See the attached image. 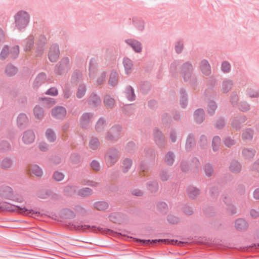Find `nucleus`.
I'll return each instance as SVG.
<instances>
[{
	"mask_svg": "<svg viewBox=\"0 0 259 259\" xmlns=\"http://www.w3.org/2000/svg\"><path fill=\"white\" fill-rule=\"evenodd\" d=\"M0 209L8 211H17L20 214L32 217L34 215L39 213L37 211H35L32 209H28L25 207H20L6 202H0Z\"/></svg>",
	"mask_w": 259,
	"mask_h": 259,
	"instance_id": "obj_1",
	"label": "nucleus"
},
{
	"mask_svg": "<svg viewBox=\"0 0 259 259\" xmlns=\"http://www.w3.org/2000/svg\"><path fill=\"white\" fill-rule=\"evenodd\" d=\"M29 21L28 14L23 11L18 12L15 16V23L16 27L21 29L25 28L28 25Z\"/></svg>",
	"mask_w": 259,
	"mask_h": 259,
	"instance_id": "obj_2",
	"label": "nucleus"
},
{
	"mask_svg": "<svg viewBox=\"0 0 259 259\" xmlns=\"http://www.w3.org/2000/svg\"><path fill=\"white\" fill-rule=\"evenodd\" d=\"M118 152L115 149L109 150L107 153L105 159L109 166L113 165L118 159Z\"/></svg>",
	"mask_w": 259,
	"mask_h": 259,
	"instance_id": "obj_3",
	"label": "nucleus"
},
{
	"mask_svg": "<svg viewBox=\"0 0 259 259\" xmlns=\"http://www.w3.org/2000/svg\"><path fill=\"white\" fill-rule=\"evenodd\" d=\"M52 114L57 119H62L66 115V110L63 107H57L52 110Z\"/></svg>",
	"mask_w": 259,
	"mask_h": 259,
	"instance_id": "obj_4",
	"label": "nucleus"
},
{
	"mask_svg": "<svg viewBox=\"0 0 259 259\" xmlns=\"http://www.w3.org/2000/svg\"><path fill=\"white\" fill-rule=\"evenodd\" d=\"M59 48L56 45L52 46L50 50L49 53V58L51 61L55 62L59 58Z\"/></svg>",
	"mask_w": 259,
	"mask_h": 259,
	"instance_id": "obj_5",
	"label": "nucleus"
},
{
	"mask_svg": "<svg viewBox=\"0 0 259 259\" xmlns=\"http://www.w3.org/2000/svg\"><path fill=\"white\" fill-rule=\"evenodd\" d=\"M35 140V135L31 131L25 132L22 137V141L25 144H30L34 142Z\"/></svg>",
	"mask_w": 259,
	"mask_h": 259,
	"instance_id": "obj_6",
	"label": "nucleus"
},
{
	"mask_svg": "<svg viewBox=\"0 0 259 259\" xmlns=\"http://www.w3.org/2000/svg\"><path fill=\"white\" fill-rule=\"evenodd\" d=\"M126 42L130 45L135 52L139 53L141 51L142 47L141 43L137 40L128 39L126 40Z\"/></svg>",
	"mask_w": 259,
	"mask_h": 259,
	"instance_id": "obj_7",
	"label": "nucleus"
},
{
	"mask_svg": "<svg viewBox=\"0 0 259 259\" xmlns=\"http://www.w3.org/2000/svg\"><path fill=\"white\" fill-rule=\"evenodd\" d=\"M30 174L33 175L37 177H40L42 175V169L37 165H31L29 169Z\"/></svg>",
	"mask_w": 259,
	"mask_h": 259,
	"instance_id": "obj_8",
	"label": "nucleus"
},
{
	"mask_svg": "<svg viewBox=\"0 0 259 259\" xmlns=\"http://www.w3.org/2000/svg\"><path fill=\"white\" fill-rule=\"evenodd\" d=\"M94 208L99 211H104L107 209L109 205L105 201H98L94 203Z\"/></svg>",
	"mask_w": 259,
	"mask_h": 259,
	"instance_id": "obj_9",
	"label": "nucleus"
},
{
	"mask_svg": "<svg viewBox=\"0 0 259 259\" xmlns=\"http://www.w3.org/2000/svg\"><path fill=\"white\" fill-rule=\"evenodd\" d=\"M125 72L127 74L131 73L133 67L132 61L128 58H124L123 61Z\"/></svg>",
	"mask_w": 259,
	"mask_h": 259,
	"instance_id": "obj_10",
	"label": "nucleus"
},
{
	"mask_svg": "<svg viewBox=\"0 0 259 259\" xmlns=\"http://www.w3.org/2000/svg\"><path fill=\"white\" fill-rule=\"evenodd\" d=\"M201 68L204 74L208 75L210 74V67L207 61L203 60L201 62Z\"/></svg>",
	"mask_w": 259,
	"mask_h": 259,
	"instance_id": "obj_11",
	"label": "nucleus"
},
{
	"mask_svg": "<svg viewBox=\"0 0 259 259\" xmlns=\"http://www.w3.org/2000/svg\"><path fill=\"white\" fill-rule=\"evenodd\" d=\"M235 226L236 229L239 230L245 229L247 227L246 223L243 219L237 220L235 222Z\"/></svg>",
	"mask_w": 259,
	"mask_h": 259,
	"instance_id": "obj_12",
	"label": "nucleus"
},
{
	"mask_svg": "<svg viewBox=\"0 0 259 259\" xmlns=\"http://www.w3.org/2000/svg\"><path fill=\"white\" fill-rule=\"evenodd\" d=\"M104 104L107 108H112L115 104V100L109 96H106L104 98Z\"/></svg>",
	"mask_w": 259,
	"mask_h": 259,
	"instance_id": "obj_13",
	"label": "nucleus"
},
{
	"mask_svg": "<svg viewBox=\"0 0 259 259\" xmlns=\"http://www.w3.org/2000/svg\"><path fill=\"white\" fill-rule=\"evenodd\" d=\"M28 121V119L25 114H20L17 118V123L19 126H22L25 125Z\"/></svg>",
	"mask_w": 259,
	"mask_h": 259,
	"instance_id": "obj_14",
	"label": "nucleus"
},
{
	"mask_svg": "<svg viewBox=\"0 0 259 259\" xmlns=\"http://www.w3.org/2000/svg\"><path fill=\"white\" fill-rule=\"evenodd\" d=\"M46 80V75L43 73L39 74L35 78L34 84L35 86H38L44 82Z\"/></svg>",
	"mask_w": 259,
	"mask_h": 259,
	"instance_id": "obj_15",
	"label": "nucleus"
},
{
	"mask_svg": "<svg viewBox=\"0 0 259 259\" xmlns=\"http://www.w3.org/2000/svg\"><path fill=\"white\" fill-rule=\"evenodd\" d=\"M242 154L244 158L248 160L252 158L254 155L253 151L247 149H244Z\"/></svg>",
	"mask_w": 259,
	"mask_h": 259,
	"instance_id": "obj_16",
	"label": "nucleus"
},
{
	"mask_svg": "<svg viewBox=\"0 0 259 259\" xmlns=\"http://www.w3.org/2000/svg\"><path fill=\"white\" fill-rule=\"evenodd\" d=\"M99 146V142L98 139L96 138H92L91 139L89 142L90 148L93 150L96 149Z\"/></svg>",
	"mask_w": 259,
	"mask_h": 259,
	"instance_id": "obj_17",
	"label": "nucleus"
},
{
	"mask_svg": "<svg viewBox=\"0 0 259 259\" xmlns=\"http://www.w3.org/2000/svg\"><path fill=\"white\" fill-rule=\"evenodd\" d=\"M39 101H44V105L48 108L51 107L55 104V101L51 98H39Z\"/></svg>",
	"mask_w": 259,
	"mask_h": 259,
	"instance_id": "obj_18",
	"label": "nucleus"
},
{
	"mask_svg": "<svg viewBox=\"0 0 259 259\" xmlns=\"http://www.w3.org/2000/svg\"><path fill=\"white\" fill-rule=\"evenodd\" d=\"M190 197L194 198L199 194V190L195 188H189L188 190Z\"/></svg>",
	"mask_w": 259,
	"mask_h": 259,
	"instance_id": "obj_19",
	"label": "nucleus"
},
{
	"mask_svg": "<svg viewBox=\"0 0 259 259\" xmlns=\"http://www.w3.org/2000/svg\"><path fill=\"white\" fill-rule=\"evenodd\" d=\"M34 114L36 118L40 119L44 116L43 110L40 107L35 106L34 109Z\"/></svg>",
	"mask_w": 259,
	"mask_h": 259,
	"instance_id": "obj_20",
	"label": "nucleus"
},
{
	"mask_svg": "<svg viewBox=\"0 0 259 259\" xmlns=\"http://www.w3.org/2000/svg\"><path fill=\"white\" fill-rule=\"evenodd\" d=\"M10 55L12 58H16L19 53V49L18 46H14L9 49Z\"/></svg>",
	"mask_w": 259,
	"mask_h": 259,
	"instance_id": "obj_21",
	"label": "nucleus"
},
{
	"mask_svg": "<svg viewBox=\"0 0 259 259\" xmlns=\"http://www.w3.org/2000/svg\"><path fill=\"white\" fill-rule=\"evenodd\" d=\"M86 89L84 85H80L79 86L77 93L76 96L78 98H82L85 94Z\"/></svg>",
	"mask_w": 259,
	"mask_h": 259,
	"instance_id": "obj_22",
	"label": "nucleus"
},
{
	"mask_svg": "<svg viewBox=\"0 0 259 259\" xmlns=\"http://www.w3.org/2000/svg\"><path fill=\"white\" fill-rule=\"evenodd\" d=\"M46 137L51 142H53L56 139L54 132L51 129H48L46 132Z\"/></svg>",
	"mask_w": 259,
	"mask_h": 259,
	"instance_id": "obj_23",
	"label": "nucleus"
},
{
	"mask_svg": "<svg viewBox=\"0 0 259 259\" xmlns=\"http://www.w3.org/2000/svg\"><path fill=\"white\" fill-rule=\"evenodd\" d=\"M240 164L236 161L232 162L230 166V170L234 172L239 171L240 170Z\"/></svg>",
	"mask_w": 259,
	"mask_h": 259,
	"instance_id": "obj_24",
	"label": "nucleus"
},
{
	"mask_svg": "<svg viewBox=\"0 0 259 259\" xmlns=\"http://www.w3.org/2000/svg\"><path fill=\"white\" fill-rule=\"evenodd\" d=\"M204 112L201 109H198L195 112V116L197 122H200L203 120Z\"/></svg>",
	"mask_w": 259,
	"mask_h": 259,
	"instance_id": "obj_25",
	"label": "nucleus"
},
{
	"mask_svg": "<svg viewBox=\"0 0 259 259\" xmlns=\"http://www.w3.org/2000/svg\"><path fill=\"white\" fill-rule=\"evenodd\" d=\"M232 83L231 81L227 80L225 81L223 83V92L224 93L228 92L231 88Z\"/></svg>",
	"mask_w": 259,
	"mask_h": 259,
	"instance_id": "obj_26",
	"label": "nucleus"
},
{
	"mask_svg": "<svg viewBox=\"0 0 259 259\" xmlns=\"http://www.w3.org/2000/svg\"><path fill=\"white\" fill-rule=\"evenodd\" d=\"M16 69L15 67L12 65L7 66L6 69V73L9 76H12L16 73Z\"/></svg>",
	"mask_w": 259,
	"mask_h": 259,
	"instance_id": "obj_27",
	"label": "nucleus"
},
{
	"mask_svg": "<svg viewBox=\"0 0 259 259\" xmlns=\"http://www.w3.org/2000/svg\"><path fill=\"white\" fill-rule=\"evenodd\" d=\"M153 243H156L157 242H162L165 244H178L179 245V243H178V241H175L174 240H169L168 239H159V240H153L152 241ZM181 243V242H180Z\"/></svg>",
	"mask_w": 259,
	"mask_h": 259,
	"instance_id": "obj_28",
	"label": "nucleus"
},
{
	"mask_svg": "<svg viewBox=\"0 0 259 259\" xmlns=\"http://www.w3.org/2000/svg\"><path fill=\"white\" fill-rule=\"evenodd\" d=\"M90 102L92 105L96 106L98 104L101 102V101L97 95H93L90 97Z\"/></svg>",
	"mask_w": 259,
	"mask_h": 259,
	"instance_id": "obj_29",
	"label": "nucleus"
},
{
	"mask_svg": "<svg viewBox=\"0 0 259 259\" xmlns=\"http://www.w3.org/2000/svg\"><path fill=\"white\" fill-rule=\"evenodd\" d=\"M132 165V161L129 159H125L123 162V168L124 172L128 170Z\"/></svg>",
	"mask_w": 259,
	"mask_h": 259,
	"instance_id": "obj_30",
	"label": "nucleus"
},
{
	"mask_svg": "<svg viewBox=\"0 0 259 259\" xmlns=\"http://www.w3.org/2000/svg\"><path fill=\"white\" fill-rule=\"evenodd\" d=\"M64 175L59 171H56L54 172L53 178L56 181H61L64 179Z\"/></svg>",
	"mask_w": 259,
	"mask_h": 259,
	"instance_id": "obj_31",
	"label": "nucleus"
},
{
	"mask_svg": "<svg viewBox=\"0 0 259 259\" xmlns=\"http://www.w3.org/2000/svg\"><path fill=\"white\" fill-rule=\"evenodd\" d=\"M91 117L92 115L90 113L84 114L80 119V122L82 125H83L89 122Z\"/></svg>",
	"mask_w": 259,
	"mask_h": 259,
	"instance_id": "obj_32",
	"label": "nucleus"
},
{
	"mask_svg": "<svg viewBox=\"0 0 259 259\" xmlns=\"http://www.w3.org/2000/svg\"><path fill=\"white\" fill-rule=\"evenodd\" d=\"M109 83L114 86L117 83V74L116 73H112L110 77Z\"/></svg>",
	"mask_w": 259,
	"mask_h": 259,
	"instance_id": "obj_33",
	"label": "nucleus"
},
{
	"mask_svg": "<svg viewBox=\"0 0 259 259\" xmlns=\"http://www.w3.org/2000/svg\"><path fill=\"white\" fill-rule=\"evenodd\" d=\"M174 160L173 154L168 152L165 156V161L168 165H171L173 163Z\"/></svg>",
	"mask_w": 259,
	"mask_h": 259,
	"instance_id": "obj_34",
	"label": "nucleus"
},
{
	"mask_svg": "<svg viewBox=\"0 0 259 259\" xmlns=\"http://www.w3.org/2000/svg\"><path fill=\"white\" fill-rule=\"evenodd\" d=\"M96 67V60L94 59L91 60L89 65V70L90 74L91 75L92 72H94L95 71Z\"/></svg>",
	"mask_w": 259,
	"mask_h": 259,
	"instance_id": "obj_35",
	"label": "nucleus"
},
{
	"mask_svg": "<svg viewBox=\"0 0 259 259\" xmlns=\"http://www.w3.org/2000/svg\"><path fill=\"white\" fill-rule=\"evenodd\" d=\"M9 54V49L8 47L6 46L3 49L1 52L0 55L1 58L3 59H4L8 56V54Z\"/></svg>",
	"mask_w": 259,
	"mask_h": 259,
	"instance_id": "obj_36",
	"label": "nucleus"
},
{
	"mask_svg": "<svg viewBox=\"0 0 259 259\" xmlns=\"http://www.w3.org/2000/svg\"><path fill=\"white\" fill-rule=\"evenodd\" d=\"M12 165V161L10 159H4L1 162V166L4 168H8Z\"/></svg>",
	"mask_w": 259,
	"mask_h": 259,
	"instance_id": "obj_37",
	"label": "nucleus"
},
{
	"mask_svg": "<svg viewBox=\"0 0 259 259\" xmlns=\"http://www.w3.org/2000/svg\"><path fill=\"white\" fill-rule=\"evenodd\" d=\"M167 220L169 223H171L172 224H177L179 221V219L178 218L172 214L169 215L168 216Z\"/></svg>",
	"mask_w": 259,
	"mask_h": 259,
	"instance_id": "obj_38",
	"label": "nucleus"
},
{
	"mask_svg": "<svg viewBox=\"0 0 259 259\" xmlns=\"http://www.w3.org/2000/svg\"><path fill=\"white\" fill-rule=\"evenodd\" d=\"M120 214L119 213H112L109 215L110 220L114 222H118L119 221V218Z\"/></svg>",
	"mask_w": 259,
	"mask_h": 259,
	"instance_id": "obj_39",
	"label": "nucleus"
},
{
	"mask_svg": "<svg viewBox=\"0 0 259 259\" xmlns=\"http://www.w3.org/2000/svg\"><path fill=\"white\" fill-rule=\"evenodd\" d=\"M92 193V190L89 188H84L80 191V194L82 196H88Z\"/></svg>",
	"mask_w": 259,
	"mask_h": 259,
	"instance_id": "obj_40",
	"label": "nucleus"
},
{
	"mask_svg": "<svg viewBox=\"0 0 259 259\" xmlns=\"http://www.w3.org/2000/svg\"><path fill=\"white\" fill-rule=\"evenodd\" d=\"M46 94L51 96H56L58 94V91L56 88H52L48 90Z\"/></svg>",
	"mask_w": 259,
	"mask_h": 259,
	"instance_id": "obj_41",
	"label": "nucleus"
},
{
	"mask_svg": "<svg viewBox=\"0 0 259 259\" xmlns=\"http://www.w3.org/2000/svg\"><path fill=\"white\" fill-rule=\"evenodd\" d=\"M222 67L224 72H228L230 69V65L228 62H224L222 63Z\"/></svg>",
	"mask_w": 259,
	"mask_h": 259,
	"instance_id": "obj_42",
	"label": "nucleus"
},
{
	"mask_svg": "<svg viewBox=\"0 0 259 259\" xmlns=\"http://www.w3.org/2000/svg\"><path fill=\"white\" fill-rule=\"evenodd\" d=\"M183 47V44L179 41L177 42V45H176V51L178 53H180L182 52V49Z\"/></svg>",
	"mask_w": 259,
	"mask_h": 259,
	"instance_id": "obj_43",
	"label": "nucleus"
},
{
	"mask_svg": "<svg viewBox=\"0 0 259 259\" xmlns=\"http://www.w3.org/2000/svg\"><path fill=\"white\" fill-rule=\"evenodd\" d=\"M215 108L216 107L215 104L213 102H211L209 105V107L208 109V112L210 113V114L213 113L215 109Z\"/></svg>",
	"mask_w": 259,
	"mask_h": 259,
	"instance_id": "obj_44",
	"label": "nucleus"
},
{
	"mask_svg": "<svg viewBox=\"0 0 259 259\" xmlns=\"http://www.w3.org/2000/svg\"><path fill=\"white\" fill-rule=\"evenodd\" d=\"M91 166L95 170H99L100 167L99 163L96 161H93L91 163Z\"/></svg>",
	"mask_w": 259,
	"mask_h": 259,
	"instance_id": "obj_45",
	"label": "nucleus"
},
{
	"mask_svg": "<svg viewBox=\"0 0 259 259\" xmlns=\"http://www.w3.org/2000/svg\"><path fill=\"white\" fill-rule=\"evenodd\" d=\"M220 143V138L218 137H215L213 139L212 145L213 148L215 147H218Z\"/></svg>",
	"mask_w": 259,
	"mask_h": 259,
	"instance_id": "obj_46",
	"label": "nucleus"
},
{
	"mask_svg": "<svg viewBox=\"0 0 259 259\" xmlns=\"http://www.w3.org/2000/svg\"><path fill=\"white\" fill-rule=\"evenodd\" d=\"M250 215L253 218H256L259 216V212L254 209H252L250 212Z\"/></svg>",
	"mask_w": 259,
	"mask_h": 259,
	"instance_id": "obj_47",
	"label": "nucleus"
},
{
	"mask_svg": "<svg viewBox=\"0 0 259 259\" xmlns=\"http://www.w3.org/2000/svg\"><path fill=\"white\" fill-rule=\"evenodd\" d=\"M149 189L151 191H156L157 190V184L154 183L151 185H149Z\"/></svg>",
	"mask_w": 259,
	"mask_h": 259,
	"instance_id": "obj_48",
	"label": "nucleus"
},
{
	"mask_svg": "<svg viewBox=\"0 0 259 259\" xmlns=\"http://www.w3.org/2000/svg\"><path fill=\"white\" fill-rule=\"evenodd\" d=\"M39 148L41 151H46L48 149V146L45 143H40L39 145Z\"/></svg>",
	"mask_w": 259,
	"mask_h": 259,
	"instance_id": "obj_49",
	"label": "nucleus"
},
{
	"mask_svg": "<svg viewBox=\"0 0 259 259\" xmlns=\"http://www.w3.org/2000/svg\"><path fill=\"white\" fill-rule=\"evenodd\" d=\"M5 40V34L3 30L0 28V44H2Z\"/></svg>",
	"mask_w": 259,
	"mask_h": 259,
	"instance_id": "obj_50",
	"label": "nucleus"
},
{
	"mask_svg": "<svg viewBox=\"0 0 259 259\" xmlns=\"http://www.w3.org/2000/svg\"><path fill=\"white\" fill-rule=\"evenodd\" d=\"M132 193L134 195L138 196H140L143 195V192L141 191L138 190H135L133 191Z\"/></svg>",
	"mask_w": 259,
	"mask_h": 259,
	"instance_id": "obj_51",
	"label": "nucleus"
},
{
	"mask_svg": "<svg viewBox=\"0 0 259 259\" xmlns=\"http://www.w3.org/2000/svg\"><path fill=\"white\" fill-rule=\"evenodd\" d=\"M253 197L256 199H259V188L256 189L253 192Z\"/></svg>",
	"mask_w": 259,
	"mask_h": 259,
	"instance_id": "obj_52",
	"label": "nucleus"
},
{
	"mask_svg": "<svg viewBox=\"0 0 259 259\" xmlns=\"http://www.w3.org/2000/svg\"><path fill=\"white\" fill-rule=\"evenodd\" d=\"M233 143H234L233 141L229 139H226L225 141V144L227 146H230L233 145Z\"/></svg>",
	"mask_w": 259,
	"mask_h": 259,
	"instance_id": "obj_53",
	"label": "nucleus"
},
{
	"mask_svg": "<svg viewBox=\"0 0 259 259\" xmlns=\"http://www.w3.org/2000/svg\"><path fill=\"white\" fill-rule=\"evenodd\" d=\"M193 142V140L192 139H190L187 140V142L186 143V148L187 149H190L191 147V144H192Z\"/></svg>",
	"mask_w": 259,
	"mask_h": 259,
	"instance_id": "obj_54",
	"label": "nucleus"
},
{
	"mask_svg": "<svg viewBox=\"0 0 259 259\" xmlns=\"http://www.w3.org/2000/svg\"><path fill=\"white\" fill-rule=\"evenodd\" d=\"M253 167L255 169L257 170L259 169V159L255 161V162L253 164Z\"/></svg>",
	"mask_w": 259,
	"mask_h": 259,
	"instance_id": "obj_55",
	"label": "nucleus"
},
{
	"mask_svg": "<svg viewBox=\"0 0 259 259\" xmlns=\"http://www.w3.org/2000/svg\"><path fill=\"white\" fill-rule=\"evenodd\" d=\"M103 122L101 120H99L98 122H97V125H96V128L97 130H99V127L100 125H102L103 124Z\"/></svg>",
	"mask_w": 259,
	"mask_h": 259,
	"instance_id": "obj_56",
	"label": "nucleus"
},
{
	"mask_svg": "<svg viewBox=\"0 0 259 259\" xmlns=\"http://www.w3.org/2000/svg\"><path fill=\"white\" fill-rule=\"evenodd\" d=\"M245 107L244 108H241V109L242 110H247L249 109V106L248 104L245 103L244 104Z\"/></svg>",
	"mask_w": 259,
	"mask_h": 259,
	"instance_id": "obj_57",
	"label": "nucleus"
},
{
	"mask_svg": "<svg viewBox=\"0 0 259 259\" xmlns=\"http://www.w3.org/2000/svg\"><path fill=\"white\" fill-rule=\"evenodd\" d=\"M105 76V75L103 74V76H102L101 80H98L99 84H101L102 83V82L104 80Z\"/></svg>",
	"mask_w": 259,
	"mask_h": 259,
	"instance_id": "obj_58",
	"label": "nucleus"
},
{
	"mask_svg": "<svg viewBox=\"0 0 259 259\" xmlns=\"http://www.w3.org/2000/svg\"><path fill=\"white\" fill-rule=\"evenodd\" d=\"M172 142H175L176 140V136L174 134H171L170 136Z\"/></svg>",
	"mask_w": 259,
	"mask_h": 259,
	"instance_id": "obj_59",
	"label": "nucleus"
},
{
	"mask_svg": "<svg viewBox=\"0 0 259 259\" xmlns=\"http://www.w3.org/2000/svg\"><path fill=\"white\" fill-rule=\"evenodd\" d=\"M141 242H143L144 243H147L150 242V240H141Z\"/></svg>",
	"mask_w": 259,
	"mask_h": 259,
	"instance_id": "obj_60",
	"label": "nucleus"
},
{
	"mask_svg": "<svg viewBox=\"0 0 259 259\" xmlns=\"http://www.w3.org/2000/svg\"><path fill=\"white\" fill-rule=\"evenodd\" d=\"M160 205H161L162 207H166V205L164 203H161Z\"/></svg>",
	"mask_w": 259,
	"mask_h": 259,
	"instance_id": "obj_61",
	"label": "nucleus"
},
{
	"mask_svg": "<svg viewBox=\"0 0 259 259\" xmlns=\"http://www.w3.org/2000/svg\"><path fill=\"white\" fill-rule=\"evenodd\" d=\"M209 170V173L207 174V175L208 176H210L212 173V169L211 168H210V169Z\"/></svg>",
	"mask_w": 259,
	"mask_h": 259,
	"instance_id": "obj_62",
	"label": "nucleus"
},
{
	"mask_svg": "<svg viewBox=\"0 0 259 259\" xmlns=\"http://www.w3.org/2000/svg\"><path fill=\"white\" fill-rule=\"evenodd\" d=\"M257 96V93L255 95H250V97H256Z\"/></svg>",
	"mask_w": 259,
	"mask_h": 259,
	"instance_id": "obj_63",
	"label": "nucleus"
},
{
	"mask_svg": "<svg viewBox=\"0 0 259 259\" xmlns=\"http://www.w3.org/2000/svg\"><path fill=\"white\" fill-rule=\"evenodd\" d=\"M115 131V130L114 128L112 129L111 131H110V133H111V134L114 133Z\"/></svg>",
	"mask_w": 259,
	"mask_h": 259,
	"instance_id": "obj_64",
	"label": "nucleus"
}]
</instances>
